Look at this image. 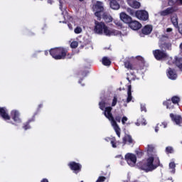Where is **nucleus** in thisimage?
Returning a JSON list of instances; mask_svg holds the SVG:
<instances>
[{
    "label": "nucleus",
    "instance_id": "f257e3e1",
    "mask_svg": "<svg viewBox=\"0 0 182 182\" xmlns=\"http://www.w3.org/2000/svg\"><path fill=\"white\" fill-rule=\"evenodd\" d=\"M138 167L140 170H143L145 173L154 171L157 167H160V159L157 156H149L146 161L139 162Z\"/></svg>",
    "mask_w": 182,
    "mask_h": 182
},
{
    "label": "nucleus",
    "instance_id": "f03ea898",
    "mask_svg": "<svg viewBox=\"0 0 182 182\" xmlns=\"http://www.w3.org/2000/svg\"><path fill=\"white\" fill-rule=\"evenodd\" d=\"M124 65L129 70H136V72H139V70H143V69H144L146 61H144L143 57L137 56L136 60H135L133 64H132L129 60H126Z\"/></svg>",
    "mask_w": 182,
    "mask_h": 182
},
{
    "label": "nucleus",
    "instance_id": "7ed1b4c3",
    "mask_svg": "<svg viewBox=\"0 0 182 182\" xmlns=\"http://www.w3.org/2000/svg\"><path fill=\"white\" fill-rule=\"evenodd\" d=\"M112 110L113 108L112 107H107L105 109L103 114L106 117V118L108 119L109 122H111V124L114 128V130H115V133L117 134L118 137H120V127H119L117 122H116V120H114V117H113V114H112Z\"/></svg>",
    "mask_w": 182,
    "mask_h": 182
},
{
    "label": "nucleus",
    "instance_id": "20e7f679",
    "mask_svg": "<svg viewBox=\"0 0 182 182\" xmlns=\"http://www.w3.org/2000/svg\"><path fill=\"white\" fill-rule=\"evenodd\" d=\"M68 48L64 47H57L50 50V55L55 60H62L66 59Z\"/></svg>",
    "mask_w": 182,
    "mask_h": 182
},
{
    "label": "nucleus",
    "instance_id": "39448f33",
    "mask_svg": "<svg viewBox=\"0 0 182 182\" xmlns=\"http://www.w3.org/2000/svg\"><path fill=\"white\" fill-rule=\"evenodd\" d=\"M127 12L133 18H137L139 21H147L149 19V12L146 10H134L132 8H127Z\"/></svg>",
    "mask_w": 182,
    "mask_h": 182
},
{
    "label": "nucleus",
    "instance_id": "423d86ee",
    "mask_svg": "<svg viewBox=\"0 0 182 182\" xmlns=\"http://www.w3.org/2000/svg\"><path fill=\"white\" fill-rule=\"evenodd\" d=\"M92 11L95 12L94 15L97 17V21L102 19V12H105V6L102 1H96L95 4L92 5Z\"/></svg>",
    "mask_w": 182,
    "mask_h": 182
},
{
    "label": "nucleus",
    "instance_id": "0eeeda50",
    "mask_svg": "<svg viewBox=\"0 0 182 182\" xmlns=\"http://www.w3.org/2000/svg\"><path fill=\"white\" fill-rule=\"evenodd\" d=\"M154 56L156 60H163L164 59H167L168 58V55L166 51L161 50H154L153 51Z\"/></svg>",
    "mask_w": 182,
    "mask_h": 182
},
{
    "label": "nucleus",
    "instance_id": "6e6552de",
    "mask_svg": "<svg viewBox=\"0 0 182 182\" xmlns=\"http://www.w3.org/2000/svg\"><path fill=\"white\" fill-rule=\"evenodd\" d=\"M125 160L130 167H134V166H136V163H137V157L134 154H127L125 155Z\"/></svg>",
    "mask_w": 182,
    "mask_h": 182
},
{
    "label": "nucleus",
    "instance_id": "1a4fd4ad",
    "mask_svg": "<svg viewBox=\"0 0 182 182\" xmlns=\"http://www.w3.org/2000/svg\"><path fill=\"white\" fill-rule=\"evenodd\" d=\"M69 168L75 173V174H78L82 171V164L77 163L75 161H70L68 164Z\"/></svg>",
    "mask_w": 182,
    "mask_h": 182
},
{
    "label": "nucleus",
    "instance_id": "9d476101",
    "mask_svg": "<svg viewBox=\"0 0 182 182\" xmlns=\"http://www.w3.org/2000/svg\"><path fill=\"white\" fill-rule=\"evenodd\" d=\"M122 144L123 146H126V144H128V146H131V147H133L134 144H136V141L131 136V135L125 134L124 136L122 138Z\"/></svg>",
    "mask_w": 182,
    "mask_h": 182
},
{
    "label": "nucleus",
    "instance_id": "9b49d317",
    "mask_svg": "<svg viewBox=\"0 0 182 182\" xmlns=\"http://www.w3.org/2000/svg\"><path fill=\"white\" fill-rule=\"evenodd\" d=\"M95 28L94 31L95 33H98L99 35H102L103 33V31L105 29V27L106 26V24L103 22H99L97 21H95Z\"/></svg>",
    "mask_w": 182,
    "mask_h": 182
},
{
    "label": "nucleus",
    "instance_id": "f8f14e48",
    "mask_svg": "<svg viewBox=\"0 0 182 182\" xmlns=\"http://www.w3.org/2000/svg\"><path fill=\"white\" fill-rule=\"evenodd\" d=\"M169 117H170L171 119L172 120V122H173V123H176V126H180L181 127H182L181 115L174 114L173 113H171L169 114Z\"/></svg>",
    "mask_w": 182,
    "mask_h": 182
},
{
    "label": "nucleus",
    "instance_id": "ddd939ff",
    "mask_svg": "<svg viewBox=\"0 0 182 182\" xmlns=\"http://www.w3.org/2000/svg\"><path fill=\"white\" fill-rule=\"evenodd\" d=\"M38 112H35L31 118L23 124V129L24 130H29V129H31V123H33V122L36 120V116H38Z\"/></svg>",
    "mask_w": 182,
    "mask_h": 182
},
{
    "label": "nucleus",
    "instance_id": "4468645a",
    "mask_svg": "<svg viewBox=\"0 0 182 182\" xmlns=\"http://www.w3.org/2000/svg\"><path fill=\"white\" fill-rule=\"evenodd\" d=\"M11 117L15 123H22V119H21V114L18 110H13L11 112Z\"/></svg>",
    "mask_w": 182,
    "mask_h": 182
},
{
    "label": "nucleus",
    "instance_id": "2eb2a0df",
    "mask_svg": "<svg viewBox=\"0 0 182 182\" xmlns=\"http://www.w3.org/2000/svg\"><path fill=\"white\" fill-rule=\"evenodd\" d=\"M128 26L132 29V31H139V29L141 28V24L140 22L136 20H132Z\"/></svg>",
    "mask_w": 182,
    "mask_h": 182
},
{
    "label": "nucleus",
    "instance_id": "dca6fc26",
    "mask_svg": "<svg viewBox=\"0 0 182 182\" xmlns=\"http://www.w3.org/2000/svg\"><path fill=\"white\" fill-rule=\"evenodd\" d=\"M127 3L131 8H133V9H139L140 6H141V4L137 0H127Z\"/></svg>",
    "mask_w": 182,
    "mask_h": 182
},
{
    "label": "nucleus",
    "instance_id": "f3484780",
    "mask_svg": "<svg viewBox=\"0 0 182 182\" xmlns=\"http://www.w3.org/2000/svg\"><path fill=\"white\" fill-rule=\"evenodd\" d=\"M120 19L122 20L124 23H127L128 26L130 24V22L133 21V18L124 12L120 14Z\"/></svg>",
    "mask_w": 182,
    "mask_h": 182
},
{
    "label": "nucleus",
    "instance_id": "a211bd4d",
    "mask_svg": "<svg viewBox=\"0 0 182 182\" xmlns=\"http://www.w3.org/2000/svg\"><path fill=\"white\" fill-rule=\"evenodd\" d=\"M174 12H176V9H174V7H168L166 9L161 11V16H167L168 15H171V14H174Z\"/></svg>",
    "mask_w": 182,
    "mask_h": 182
},
{
    "label": "nucleus",
    "instance_id": "6ab92c4d",
    "mask_svg": "<svg viewBox=\"0 0 182 182\" xmlns=\"http://www.w3.org/2000/svg\"><path fill=\"white\" fill-rule=\"evenodd\" d=\"M167 76L171 80H176V79H177V73L176 72V70H173L169 68L168 69Z\"/></svg>",
    "mask_w": 182,
    "mask_h": 182
},
{
    "label": "nucleus",
    "instance_id": "aec40b11",
    "mask_svg": "<svg viewBox=\"0 0 182 182\" xmlns=\"http://www.w3.org/2000/svg\"><path fill=\"white\" fill-rule=\"evenodd\" d=\"M152 31H153V26L151 25H146L141 29V33L143 35H150V33H151Z\"/></svg>",
    "mask_w": 182,
    "mask_h": 182
},
{
    "label": "nucleus",
    "instance_id": "412c9836",
    "mask_svg": "<svg viewBox=\"0 0 182 182\" xmlns=\"http://www.w3.org/2000/svg\"><path fill=\"white\" fill-rule=\"evenodd\" d=\"M0 116L4 120H11V116L6 113V109L4 107H0Z\"/></svg>",
    "mask_w": 182,
    "mask_h": 182
},
{
    "label": "nucleus",
    "instance_id": "4be33fe9",
    "mask_svg": "<svg viewBox=\"0 0 182 182\" xmlns=\"http://www.w3.org/2000/svg\"><path fill=\"white\" fill-rule=\"evenodd\" d=\"M117 1L120 0H111L109 3V6L112 9H114V11H117L118 9H120V4Z\"/></svg>",
    "mask_w": 182,
    "mask_h": 182
},
{
    "label": "nucleus",
    "instance_id": "5701e85b",
    "mask_svg": "<svg viewBox=\"0 0 182 182\" xmlns=\"http://www.w3.org/2000/svg\"><path fill=\"white\" fill-rule=\"evenodd\" d=\"M102 19H104V21L105 22H107V23H110V22H112V21H113V18L107 12H103V14H102Z\"/></svg>",
    "mask_w": 182,
    "mask_h": 182
},
{
    "label": "nucleus",
    "instance_id": "b1692460",
    "mask_svg": "<svg viewBox=\"0 0 182 182\" xmlns=\"http://www.w3.org/2000/svg\"><path fill=\"white\" fill-rule=\"evenodd\" d=\"M164 106L166 107V109H174V105L173 102L169 99L163 102Z\"/></svg>",
    "mask_w": 182,
    "mask_h": 182
},
{
    "label": "nucleus",
    "instance_id": "393cba45",
    "mask_svg": "<svg viewBox=\"0 0 182 182\" xmlns=\"http://www.w3.org/2000/svg\"><path fill=\"white\" fill-rule=\"evenodd\" d=\"M171 21L172 22V25H173L175 28H178V17H177V15L172 16L171 17Z\"/></svg>",
    "mask_w": 182,
    "mask_h": 182
},
{
    "label": "nucleus",
    "instance_id": "a878e982",
    "mask_svg": "<svg viewBox=\"0 0 182 182\" xmlns=\"http://www.w3.org/2000/svg\"><path fill=\"white\" fill-rule=\"evenodd\" d=\"M162 50H171V43H164L161 45Z\"/></svg>",
    "mask_w": 182,
    "mask_h": 182
},
{
    "label": "nucleus",
    "instance_id": "bb28decb",
    "mask_svg": "<svg viewBox=\"0 0 182 182\" xmlns=\"http://www.w3.org/2000/svg\"><path fill=\"white\" fill-rule=\"evenodd\" d=\"M104 33L106 36H112V35H114V30L110 31L107 26L104 28Z\"/></svg>",
    "mask_w": 182,
    "mask_h": 182
},
{
    "label": "nucleus",
    "instance_id": "cd10ccee",
    "mask_svg": "<svg viewBox=\"0 0 182 182\" xmlns=\"http://www.w3.org/2000/svg\"><path fill=\"white\" fill-rule=\"evenodd\" d=\"M175 59V65L182 71V58L176 57Z\"/></svg>",
    "mask_w": 182,
    "mask_h": 182
},
{
    "label": "nucleus",
    "instance_id": "c85d7f7f",
    "mask_svg": "<svg viewBox=\"0 0 182 182\" xmlns=\"http://www.w3.org/2000/svg\"><path fill=\"white\" fill-rule=\"evenodd\" d=\"M127 95L128 97L127 98V103H130L132 102V85H128V90H127Z\"/></svg>",
    "mask_w": 182,
    "mask_h": 182
},
{
    "label": "nucleus",
    "instance_id": "c756f323",
    "mask_svg": "<svg viewBox=\"0 0 182 182\" xmlns=\"http://www.w3.org/2000/svg\"><path fill=\"white\" fill-rule=\"evenodd\" d=\"M102 65H104V66H110V65H112V61L109 58L104 57L102 58Z\"/></svg>",
    "mask_w": 182,
    "mask_h": 182
},
{
    "label": "nucleus",
    "instance_id": "7c9ffc66",
    "mask_svg": "<svg viewBox=\"0 0 182 182\" xmlns=\"http://www.w3.org/2000/svg\"><path fill=\"white\" fill-rule=\"evenodd\" d=\"M180 97L177 95L173 96L171 99V102H172L173 105H178V103H180Z\"/></svg>",
    "mask_w": 182,
    "mask_h": 182
},
{
    "label": "nucleus",
    "instance_id": "2f4dec72",
    "mask_svg": "<svg viewBox=\"0 0 182 182\" xmlns=\"http://www.w3.org/2000/svg\"><path fill=\"white\" fill-rule=\"evenodd\" d=\"M147 153L149 155L153 154V153H154V146L148 145V146H147Z\"/></svg>",
    "mask_w": 182,
    "mask_h": 182
},
{
    "label": "nucleus",
    "instance_id": "473e14b6",
    "mask_svg": "<svg viewBox=\"0 0 182 182\" xmlns=\"http://www.w3.org/2000/svg\"><path fill=\"white\" fill-rule=\"evenodd\" d=\"M99 106L100 110H105L106 109V102H105V100H102L99 102Z\"/></svg>",
    "mask_w": 182,
    "mask_h": 182
},
{
    "label": "nucleus",
    "instance_id": "72a5a7b5",
    "mask_svg": "<svg viewBox=\"0 0 182 182\" xmlns=\"http://www.w3.org/2000/svg\"><path fill=\"white\" fill-rule=\"evenodd\" d=\"M122 114H117L115 115L114 120L115 122H117L118 123H120L122 122Z\"/></svg>",
    "mask_w": 182,
    "mask_h": 182
},
{
    "label": "nucleus",
    "instance_id": "f704fd0d",
    "mask_svg": "<svg viewBox=\"0 0 182 182\" xmlns=\"http://www.w3.org/2000/svg\"><path fill=\"white\" fill-rule=\"evenodd\" d=\"M166 153L167 154H171L174 153V149L171 146H167L166 148Z\"/></svg>",
    "mask_w": 182,
    "mask_h": 182
},
{
    "label": "nucleus",
    "instance_id": "c9c22d12",
    "mask_svg": "<svg viewBox=\"0 0 182 182\" xmlns=\"http://www.w3.org/2000/svg\"><path fill=\"white\" fill-rule=\"evenodd\" d=\"M110 143L114 149H116L117 147V143H116V138L113 137L110 139Z\"/></svg>",
    "mask_w": 182,
    "mask_h": 182
},
{
    "label": "nucleus",
    "instance_id": "e433bc0d",
    "mask_svg": "<svg viewBox=\"0 0 182 182\" xmlns=\"http://www.w3.org/2000/svg\"><path fill=\"white\" fill-rule=\"evenodd\" d=\"M77 46H79V43H77V41H73L70 43V48H72V49H76Z\"/></svg>",
    "mask_w": 182,
    "mask_h": 182
},
{
    "label": "nucleus",
    "instance_id": "4c0bfd02",
    "mask_svg": "<svg viewBox=\"0 0 182 182\" xmlns=\"http://www.w3.org/2000/svg\"><path fill=\"white\" fill-rule=\"evenodd\" d=\"M73 58V53H69V49L67 48V53L65 54V59H72Z\"/></svg>",
    "mask_w": 182,
    "mask_h": 182
},
{
    "label": "nucleus",
    "instance_id": "58836bf2",
    "mask_svg": "<svg viewBox=\"0 0 182 182\" xmlns=\"http://www.w3.org/2000/svg\"><path fill=\"white\" fill-rule=\"evenodd\" d=\"M168 1V5L169 6H174L176 4H177V0H167Z\"/></svg>",
    "mask_w": 182,
    "mask_h": 182
},
{
    "label": "nucleus",
    "instance_id": "ea45409f",
    "mask_svg": "<svg viewBox=\"0 0 182 182\" xmlns=\"http://www.w3.org/2000/svg\"><path fill=\"white\" fill-rule=\"evenodd\" d=\"M116 105H117V97L114 96L112 100V107H114V106H116Z\"/></svg>",
    "mask_w": 182,
    "mask_h": 182
},
{
    "label": "nucleus",
    "instance_id": "a19ab883",
    "mask_svg": "<svg viewBox=\"0 0 182 182\" xmlns=\"http://www.w3.org/2000/svg\"><path fill=\"white\" fill-rule=\"evenodd\" d=\"M74 32L75 33H77V35H78L79 33H82V28L77 26L76 28H75Z\"/></svg>",
    "mask_w": 182,
    "mask_h": 182
},
{
    "label": "nucleus",
    "instance_id": "79ce46f5",
    "mask_svg": "<svg viewBox=\"0 0 182 182\" xmlns=\"http://www.w3.org/2000/svg\"><path fill=\"white\" fill-rule=\"evenodd\" d=\"M136 154L138 157H143L144 152H143L142 151L139 150V151H136Z\"/></svg>",
    "mask_w": 182,
    "mask_h": 182
},
{
    "label": "nucleus",
    "instance_id": "37998d69",
    "mask_svg": "<svg viewBox=\"0 0 182 182\" xmlns=\"http://www.w3.org/2000/svg\"><path fill=\"white\" fill-rule=\"evenodd\" d=\"M141 112H144V113L147 112V108H146V105L141 104Z\"/></svg>",
    "mask_w": 182,
    "mask_h": 182
},
{
    "label": "nucleus",
    "instance_id": "c03bdc74",
    "mask_svg": "<svg viewBox=\"0 0 182 182\" xmlns=\"http://www.w3.org/2000/svg\"><path fill=\"white\" fill-rule=\"evenodd\" d=\"M170 168H172V170H174L176 168V164L174 162H171L169 164Z\"/></svg>",
    "mask_w": 182,
    "mask_h": 182
},
{
    "label": "nucleus",
    "instance_id": "a18cd8bd",
    "mask_svg": "<svg viewBox=\"0 0 182 182\" xmlns=\"http://www.w3.org/2000/svg\"><path fill=\"white\" fill-rule=\"evenodd\" d=\"M127 120H129L127 119V117H123L122 118V124H126V122H127Z\"/></svg>",
    "mask_w": 182,
    "mask_h": 182
},
{
    "label": "nucleus",
    "instance_id": "49530a36",
    "mask_svg": "<svg viewBox=\"0 0 182 182\" xmlns=\"http://www.w3.org/2000/svg\"><path fill=\"white\" fill-rule=\"evenodd\" d=\"M168 124L166 122H164L161 123V126H163L164 129H166V127H167Z\"/></svg>",
    "mask_w": 182,
    "mask_h": 182
},
{
    "label": "nucleus",
    "instance_id": "de8ad7c7",
    "mask_svg": "<svg viewBox=\"0 0 182 182\" xmlns=\"http://www.w3.org/2000/svg\"><path fill=\"white\" fill-rule=\"evenodd\" d=\"M68 26L70 31H73V26H72V23H68Z\"/></svg>",
    "mask_w": 182,
    "mask_h": 182
},
{
    "label": "nucleus",
    "instance_id": "09e8293b",
    "mask_svg": "<svg viewBox=\"0 0 182 182\" xmlns=\"http://www.w3.org/2000/svg\"><path fill=\"white\" fill-rule=\"evenodd\" d=\"M175 5H182V0H177V3Z\"/></svg>",
    "mask_w": 182,
    "mask_h": 182
},
{
    "label": "nucleus",
    "instance_id": "8fccbe9b",
    "mask_svg": "<svg viewBox=\"0 0 182 182\" xmlns=\"http://www.w3.org/2000/svg\"><path fill=\"white\" fill-rule=\"evenodd\" d=\"M166 32H173V28H166Z\"/></svg>",
    "mask_w": 182,
    "mask_h": 182
},
{
    "label": "nucleus",
    "instance_id": "3c124183",
    "mask_svg": "<svg viewBox=\"0 0 182 182\" xmlns=\"http://www.w3.org/2000/svg\"><path fill=\"white\" fill-rule=\"evenodd\" d=\"M42 107H43V104H40V105H38V110H40L41 109H42Z\"/></svg>",
    "mask_w": 182,
    "mask_h": 182
},
{
    "label": "nucleus",
    "instance_id": "603ef678",
    "mask_svg": "<svg viewBox=\"0 0 182 182\" xmlns=\"http://www.w3.org/2000/svg\"><path fill=\"white\" fill-rule=\"evenodd\" d=\"M41 182H49L47 178H43Z\"/></svg>",
    "mask_w": 182,
    "mask_h": 182
},
{
    "label": "nucleus",
    "instance_id": "864d4df0",
    "mask_svg": "<svg viewBox=\"0 0 182 182\" xmlns=\"http://www.w3.org/2000/svg\"><path fill=\"white\" fill-rule=\"evenodd\" d=\"M63 6L62 5V3L60 4V11H63Z\"/></svg>",
    "mask_w": 182,
    "mask_h": 182
},
{
    "label": "nucleus",
    "instance_id": "5fc2aeb1",
    "mask_svg": "<svg viewBox=\"0 0 182 182\" xmlns=\"http://www.w3.org/2000/svg\"><path fill=\"white\" fill-rule=\"evenodd\" d=\"M155 132L156 133L159 132V127L157 126L155 127Z\"/></svg>",
    "mask_w": 182,
    "mask_h": 182
},
{
    "label": "nucleus",
    "instance_id": "6e6d98bb",
    "mask_svg": "<svg viewBox=\"0 0 182 182\" xmlns=\"http://www.w3.org/2000/svg\"><path fill=\"white\" fill-rule=\"evenodd\" d=\"M48 4H50V5H52V2H53L52 0H48Z\"/></svg>",
    "mask_w": 182,
    "mask_h": 182
},
{
    "label": "nucleus",
    "instance_id": "4d7b16f0",
    "mask_svg": "<svg viewBox=\"0 0 182 182\" xmlns=\"http://www.w3.org/2000/svg\"><path fill=\"white\" fill-rule=\"evenodd\" d=\"M179 48H180L181 50L182 51V43L180 44Z\"/></svg>",
    "mask_w": 182,
    "mask_h": 182
},
{
    "label": "nucleus",
    "instance_id": "13d9d810",
    "mask_svg": "<svg viewBox=\"0 0 182 182\" xmlns=\"http://www.w3.org/2000/svg\"><path fill=\"white\" fill-rule=\"evenodd\" d=\"M117 25H118V26H122V23H117Z\"/></svg>",
    "mask_w": 182,
    "mask_h": 182
},
{
    "label": "nucleus",
    "instance_id": "bf43d9fd",
    "mask_svg": "<svg viewBox=\"0 0 182 182\" xmlns=\"http://www.w3.org/2000/svg\"><path fill=\"white\" fill-rule=\"evenodd\" d=\"M82 80H83V79L80 80L79 83H82Z\"/></svg>",
    "mask_w": 182,
    "mask_h": 182
},
{
    "label": "nucleus",
    "instance_id": "052dcab7",
    "mask_svg": "<svg viewBox=\"0 0 182 182\" xmlns=\"http://www.w3.org/2000/svg\"><path fill=\"white\" fill-rule=\"evenodd\" d=\"M80 2H83L85 0H78Z\"/></svg>",
    "mask_w": 182,
    "mask_h": 182
},
{
    "label": "nucleus",
    "instance_id": "680f3d73",
    "mask_svg": "<svg viewBox=\"0 0 182 182\" xmlns=\"http://www.w3.org/2000/svg\"><path fill=\"white\" fill-rule=\"evenodd\" d=\"M127 80H129V82H130V80L129 79V77H127Z\"/></svg>",
    "mask_w": 182,
    "mask_h": 182
},
{
    "label": "nucleus",
    "instance_id": "e2e57ef3",
    "mask_svg": "<svg viewBox=\"0 0 182 182\" xmlns=\"http://www.w3.org/2000/svg\"><path fill=\"white\" fill-rule=\"evenodd\" d=\"M63 23H66V21H63Z\"/></svg>",
    "mask_w": 182,
    "mask_h": 182
}]
</instances>
